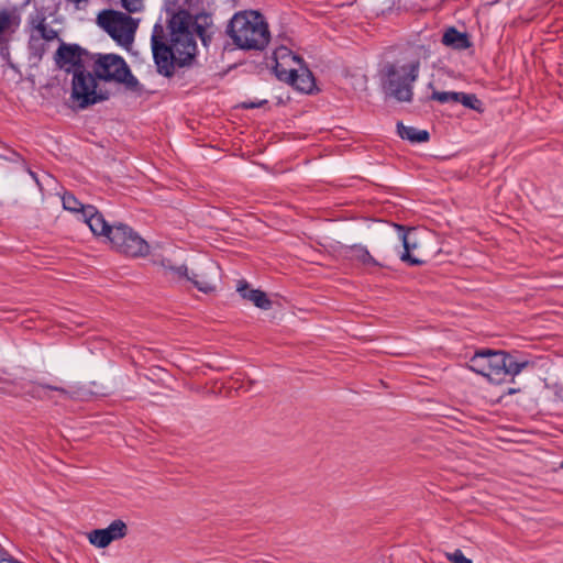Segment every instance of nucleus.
<instances>
[{
	"label": "nucleus",
	"mask_w": 563,
	"mask_h": 563,
	"mask_svg": "<svg viewBox=\"0 0 563 563\" xmlns=\"http://www.w3.org/2000/svg\"><path fill=\"white\" fill-rule=\"evenodd\" d=\"M168 34L161 22H156L151 36V47L157 73L172 78L179 68H189L197 60V43L190 32L191 13L186 9L167 10Z\"/></svg>",
	"instance_id": "nucleus-1"
},
{
	"label": "nucleus",
	"mask_w": 563,
	"mask_h": 563,
	"mask_svg": "<svg viewBox=\"0 0 563 563\" xmlns=\"http://www.w3.org/2000/svg\"><path fill=\"white\" fill-rule=\"evenodd\" d=\"M227 33L236 47L244 51H263L271 41L268 24L258 11H241L230 20Z\"/></svg>",
	"instance_id": "nucleus-2"
},
{
	"label": "nucleus",
	"mask_w": 563,
	"mask_h": 563,
	"mask_svg": "<svg viewBox=\"0 0 563 563\" xmlns=\"http://www.w3.org/2000/svg\"><path fill=\"white\" fill-rule=\"evenodd\" d=\"M529 365V361H518L514 355L504 351L481 349L470 358L467 367L487 377L490 382L499 384L508 377L512 379Z\"/></svg>",
	"instance_id": "nucleus-3"
},
{
	"label": "nucleus",
	"mask_w": 563,
	"mask_h": 563,
	"mask_svg": "<svg viewBox=\"0 0 563 563\" xmlns=\"http://www.w3.org/2000/svg\"><path fill=\"white\" fill-rule=\"evenodd\" d=\"M91 60H93V74L99 80L122 85L126 91L136 97H141L145 92L144 86L133 75L122 56L114 53H97L93 54Z\"/></svg>",
	"instance_id": "nucleus-4"
},
{
	"label": "nucleus",
	"mask_w": 563,
	"mask_h": 563,
	"mask_svg": "<svg viewBox=\"0 0 563 563\" xmlns=\"http://www.w3.org/2000/svg\"><path fill=\"white\" fill-rule=\"evenodd\" d=\"M98 80L87 68L71 73L70 99L78 109H87L110 98L108 90L98 89Z\"/></svg>",
	"instance_id": "nucleus-5"
},
{
	"label": "nucleus",
	"mask_w": 563,
	"mask_h": 563,
	"mask_svg": "<svg viewBox=\"0 0 563 563\" xmlns=\"http://www.w3.org/2000/svg\"><path fill=\"white\" fill-rule=\"evenodd\" d=\"M419 59L399 68L395 64H387L385 66V74L387 77L386 88L389 95L398 101L410 102L413 96L412 84L419 76Z\"/></svg>",
	"instance_id": "nucleus-6"
},
{
	"label": "nucleus",
	"mask_w": 563,
	"mask_h": 563,
	"mask_svg": "<svg viewBox=\"0 0 563 563\" xmlns=\"http://www.w3.org/2000/svg\"><path fill=\"white\" fill-rule=\"evenodd\" d=\"M97 24L119 45L123 47L132 45L137 22L126 13L115 10H102L97 16Z\"/></svg>",
	"instance_id": "nucleus-7"
},
{
	"label": "nucleus",
	"mask_w": 563,
	"mask_h": 563,
	"mask_svg": "<svg viewBox=\"0 0 563 563\" xmlns=\"http://www.w3.org/2000/svg\"><path fill=\"white\" fill-rule=\"evenodd\" d=\"M117 252L130 257H144L150 252L148 243L131 227L124 223H114L109 241Z\"/></svg>",
	"instance_id": "nucleus-8"
},
{
	"label": "nucleus",
	"mask_w": 563,
	"mask_h": 563,
	"mask_svg": "<svg viewBox=\"0 0 563 563\" xmlns=\"http://www.w3.org/2000/svg\"><path fill=\"white\" fill-rule=\"evenodd\" d=\"M93 54L78 44L62 42L54 54L56 66L67 74L86 68V60L92 59Z\"/></svg>",
	"instance_id": "nucleus-9"
},
{
	"label": "nucleus",
	"mask_w": 563,
	"mask_h": 563,
	"mask_svg": "<svg viewBox=\"0 0 563 563\" xmlns=\"http://www.w3.org/2000/svg\"><path fill=\"white\" fill-rule=\"evenodd\" d=\"M303 64V58L294 54L286 47H282L275 52V66L273 67L275 76L278 80L289 82L298 65Z\"/></svg>",
	"instance_id": "nucleus-10"
},
{
	"label": "nucleus",
	"mask_w": 563,
	"mask_h": 563,
	"mask_svg": "<svg viewBox=\"0 0 563 563\" xmlns=\"http://www.w3.org/2000/svg\"><path fill=\"white\" fill-rule=\"evenodd\" d=\"M128 527L124 521L113 520L104 529H95L88 534L89 542L100 549L107 548L112 541L124 538Z\"/></svg>",
	"instance_id": "nucleus-11"
},
{
	"label": "nucleus",
	"mask_w": 563,
	"mask_h": 563,
	"mask_svg": "<svg viewBox=\"0 0 563 563\" xmlns=\"http://www.w3.org/2000/svg\"><path fill=\"white\" fill-rule=\"evenodd\" d=\"M81 219L95 235L104 236L110 241L114 224H109L103 214L95 206L87 205Z\"/></svg>",
	"instance_id": "nucleus-12"
},
{
	"label": "nucleus",
	"mask_w": 563,
	"mask_h": 563,
	"mask_svg": "<svg viewBox=\"0 0 563 563\" xmlns=\"http://www.w3.org/2000/svg\"><path fill=\"white\" fill-rule=\"evenodd\" d=\"M288 84L305 93H313L316 90L314 76L305 62L297 66L295 76L291 77Z\"/></svg>",
	"instance_id": "nucleus-13"
},
{
	"label": "nucleus",
	"mask_w": 563,
	"mask_h": 563,
	"mask_svg": "<svg viewBox=\"0 0 563 563\" xmlns=\"http://www.w3.org/2000/svg\"><path fill=\"white\" fill-rule=\"evenodd\" d=\"M236 291L243 299L250 300L260 309L268 310L272 308V300L260 289H251L246 280L238 282Z\"/></svg>",
	"instance_id": "nucleus-14"
},
{
	"label": "nucleus",
	"mask_w": 563,
	"mask_h": 563,
	"mask_svg": "<svg viewBox=\"0 0 563 563\" xmlns=\"http://www.w3.org/2000/svg\"><path fill=\"white\" fill-rule=\"evenodd\" d=\"M20 24L21 15L15 7L0 9V41L12 35Z\"/></svg>",
	"instance_id": "nucleus-15"
},
{
	"label": "nucleus",
	"mask_w": 563,
	"mask_h": 563,
	"mask_svg": "<svg viewBox=\"0 0 563 563\" xmlns=\"http://www.w3.org/2000/svg\"><path fill=\"white\" fill-rule=\"evenodd\" d=\"M395 227L399 232V238L404 246V252L400 255V260L410 266L422 265L424 263L422 260L411 255V250L416 247V243L410 242L411 229H406L404 225L400 224H395Z\"/></svg>",
	"instance_id": "nucleus-16"
},
{
	"label": "nucleus",
	"mask_w": 563,
	"mask_h": 563,
	"mask_svg": "<svg viewBox=\"0 0 563 563\" xmlns=\"http://www.w3.org/2000/svg\"><path fill=\"white\" fill-rule=\"evenodd\" d=\"M442 44L454 49H466L471 46L467 33L460 32L456 27L450 26L442 36Z\"/></svg>",
	"instance_id": "nucleus-17"
},
{
	"label": "nucleus",
	"mask_w": 563,
	"mask_h": 563,
	"mask_svg": "<svg viewBox=\"0 0 563 563\" xmlns=\"http://www.w3.org/2000/svg\"><path fill=\"white\" fill-rule=\"evenodd\" d=\"M208 16H194L191 14V23L190 32H194L195 37L198 36L201 40V43L205 47H208L211 43L213 32L210 31V27L207 24Z\"/></svg>",
	"instance_id": "nucleus-18"
},
{
	"label": "nucleus",
	"mask_w": 563,
	"mask_h": 563,
	"mask_svg": "<svg viewBox=\"0 0 563 563\" xmlns=\"http://www.w3.org/2000/svg\"><path fill=\"white\" fill-rule=\"evenodd\" d=\"M397 132L402 140H408L411 143H424L430 139V134L427 130L407 126L402 122L397 123Z\"/></svg>",
	"instance_id": "nucleus-19"
},
{
	"label": "nucleus",
	"mask_w": 563,
	"mask_h": 563,
	"mask_svg": "<svg viewBox=\"0 0 563 563\" xmlns=\"http://www.w3.org/2000/svg\"><path fill=\"white\" fill-rule=\"evenodd\" d=\"M345 255L352 260H356L364 265L380 266V264L371 255L368 250L360 244L347 246Z\"/></svg>",
	"instance_id": "nucleus-20"
},
{
	"label": "nucleus",
	"mask_w": 563,
	"mask_h": 563,
	"mask_svg": "<svg viewBox=\"0 0 563 563\" xmlns=\"http://www.w3.org/2000/svg\"><path fill=\"white\" fill-rule=\"evenodd\" d=\"M33 387H32V395L33 396H38L41 398H44V397H47V394L46 391L47 390H52V391H57L60 396L67 398L69 397V391L67 389H65L64 387H60V386H54V385H49V384H45V383H41V382H33Z\"/></svg>",
	"instance_id": "nucleus-21"
},
{
	"label": "nucleus",
	"mask_w": 563,
	"mask_h": 563,
	"mask_svg": "<svg viewBox=\"0 0 563 563\" xmlns=\"http://www.w3.org/2000/svg\"><path fill=\"white\" fill-rule=\"evenodd\" d=\"M63 208L67 211L79 214L81 219L87 205L81 203L74 194L65 191L62 196Z\"/></svg>",
	"instance_id": "nucleus-22"
},
{
	"label": "nucleus",
	"mask_w": 563,
	"mask_h": 563,
	"mask_svg": "<svg viewBox=\"0 0 563 563\" xmlns=\"http://www.w3.org/2000/svg\"><path fill=\"white\" fill-rule=\"evenodd\" d=\"M37 18H38V23L34 25V29L40 33V37L47 42L55 40L58 36V33L56 30L49 27L46 24L45 15L43 13H38Z\"/></svg>",
	"instance_id": "nucleus-23"
},
{
	"label": "nucleus",
	"mask_w": 563,
	"mask_h": 563,
	"mask_svg": "<svg viewBox=\"0 0 563 563\" xmlns=\"http://www.w3.org/2000/svg\"><path fill=\"white\" fill-rule=\"evenodd\" d=\"M457 103H462L465 108L475 110L479 113L484 111L483 102L474 93L460 92Z\"/></svg>",
	"instance_id": "nucleus-24"
},
{
	"label": "nucleus",
	"mask_w": 563,
	"mask_h": 563,
	"mask_svg": "<svg viewBox=\"0 0 563 563\" xmlns=\"http://www.w3.org/2000/svg\"><path fill=\"white\" fill-rule=\"evenodd\" d=\"M189 282L194 284V286L203 294H210L216 289V286L207 280L206 278H199V275L196 273H192L191 275L188 274L186 277Z\"/></svg>",
	"instance_id": "nucleus-25"
},
{
	"label": "nucleus",
	"mask_w": 563,
	"mask_h": 563,
	"mask_svg": "<svg viewBox=\"0 0 563 563\" xmlns=\"http://www.w3.org/2000/svg\"><path fill=\"white\" fill-rule=\"evenodd\" d=\"M460 92L455 91H437L434 90L430 96L431 100L439 101L440 103L454 102L457 103Z\"/></svg>",
	"instance_id": "nucleus-26"
},
{
	"label": "nucleus",
	"mask_w": 563,
	"mask_h": 563,
	"mask_svg": "<svg viewBox=\"0 0 563 563\" xmlns=\"http://www.w3.org/2000/svg\"><path fill=\"white\" fill-rule=\"evenodd\" d=\"M121 3L129 13H136L143 9V0H121Z\"/></svg>",
	"instance_id": "nucleus-27"
},
{
	"label": "nucleus",
	"mask_w": 563,
	"mask_h": 563,
	"mask_svg": "<svg viewBox=\"0 0 563 563\" xmlns=\"http://www.w3.org/2000/svg\"><path fill=\"white\" fill-rule=\"evenodd\" d=\"M446 559L452 563H473L472 560L467 559L460 549H456L452 553H446Z\"/></svg>",
	"instance_id": "nucleus-28"
},
{
	"label": "nucleus",
	"mask_w": 563,
	"mask_h": 563,
	"mask_svg": "<svg viewBox=\"0 0 563 563\" xmlns=\"http://www.w3.org/2000/svg\"><path fill=\"white\" fill-rule=\"evenodd\" d=\"M168 273L176 275L179 278L188 276V268L186 265L175 266L173 264L168 265Z\"/></svg>",
	"instance_id": "nucleus-29"
},
{
	"label": "nucleus",
	"mask_w": 563,
	"mask_h": 563,
	"mask_svg": "<svg viewBox=\"0 0 563 563\" xmlns=\"http://www.w3.org/2000/svg\"><path fill=\"white\" fill-rule=\"evenodd\" d=\"M267 103V100H262L260 102H243L242 103V108L244 109H255V108H260L262 107L263 104Z\"/></svg>",
	"instance_id": "nucleus-30"
},
{
	"label": "nucleus",
	"mask_w": 563,
	"mask_h": 563,
	"mask_svg": "<svg viewBox=\"0 0 563 563\" xmlns=\"http://www.w3.org/2000/svg\"><path fill=\"white\" fill-rule=\"evenodd\" d=\"M154 264L159 265L165 274H168V265L172 264L170 260L162 258L161 261H155Z\"/></svg>",
	"instance_id": "nucleus-31"
},
{
	"label": "nucleus",
	"mask_w": 563,
	"mask_h": 563,
	"mask_svg": "<svg viewBox=\"0 0 563 563\" xmlns=\"http://www.w3.org/2000/svg\"><path fill=\"white\" fill-rule=\"evenodd\" d=\"M37 23H38V18H37V15H36L35 18H32V20H31V24H32V26L34 27V25H35V24H37Z\"/></svg>",
	"instance_id": "nucleus-32"
},
{
	"label": "nucleus",
	"mask_w": 563,
	"mask_h": 563,
	"mask_svg": "<svg viewBox=\"0 0 563 563\" xmlns=\"http://www.w3.org/2000/svg\"><path fill=\"white\" fill-rule=\"evenodd\" d=\"M5 554V550L0 545V555H4Z\"/></svg>",
	"instance_id": "nucleus-33"
},
{
	"label": "nucleus",
	"mask_w": 563,
	"mask_h": 563,
	"mask_svg": "<svg viewBox=\"0 0 563 563\" xmlns=\"http://www.w3.org/2000/svg\"><path fill=\"white\" fill-rule=\"evenodd\" d=\"M561 467H563V461H562Z\"/></svg>",
	"instance_id": "nucleus-34"
},
{
	"label": "nucleus",
	"mask_w": 563,
	"mask_h": 563,
	"mask_svg": "<svg viewBox=\"0 0 563 563\" xmlns=\"http://www.w3.org/2000/svg\"><path fill=\"white\" fill-rule=\"evenodd\" d=\"M29 2H30V0H26V3H29Z\"/></svg>",
	"instance_id": "nucleus-35"
}]
</instances>
